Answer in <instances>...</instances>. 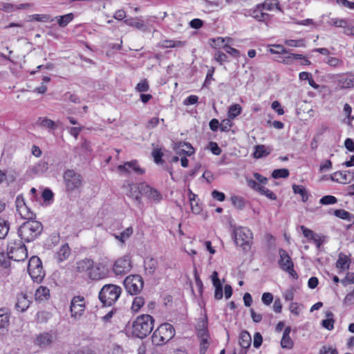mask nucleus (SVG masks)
Returning <instances> with one entry per match:
<instances>
[{
  "mask_svg": "<svg viewBox=\"0 0 354 354\" xmlns=\"http://www.w3.org/2000/svg\"><path fill=\"white\" fill-rule=\"evenodd\" d=\"M289 309L292 314H294L297 316H298L300 314V312H301L300 306L297 302L290 303Z\"/></svg>",
  "mask_w": 354,
  "mask_h": 354,
  "instance_id": "58",
  "label": "nucleus"
},
{
  "mask_svg": "<svg viewBox=\"0 0 354 354\" xmlns=\"http://www.w3.org/2000/svg\"><path fill=\"white\" fill-rule=\"evenodd\" d=\"M292 190L295 194H300L303 202H306L308 200L309 194L306 188L302 185H293Z\"/></svg>",
  "mask_w": 354,
  "mask_h": 354,
  "instance_id": "28",
  "label": "nucleus"
},
{
  "mask_svg": "<svg viewBox=\"0 0 354 354\" xmlns=\"http://www.w3.org/2000/svg\"><path fill=\"white\" fill-rule=\"evenodd\" d=\"M175 335L173 326L169 323L161 324L153 333L152 342L153 344H162L170 340Z\"/></svg>",
  "mask_w": 354,
  "mask_h": 354,
  "instance_id": "5",
  "label": "nucleus"
},
{
  "mask_svg": "<svg viewBox=\"0 0 354 354\" xmlns=\"http://www.w3.org/2000/svg\"><path fill=\"white\" fill-rule=\"evenodd\" d=\"M231 201L233 205L239 210H242L245 206V201L242 197L233 196L231 197Z\"/></svg>",
  "mask_w": 354,
  "mask_h": 354,
  "instance_id": "37",
  "label": "nucleus"
},
{
  "mask_svg": "<svg viewBox=\"0 0 354 354\" xmlns=\"http://www.w3.org/2000/svg\"><path fill=\"white\" fill-rule=\"evenodd\" d=\"M209 145V149L213 154L218 156L221 153L222 151L216 142H210Z\"/></svg>",
  "mask_w": 354,
  "mask_h": 354,
  "instance_id": "59",
  "label": "nucleus"
},
{
  "mask_svg": "<svg viewBox=\"0 0 354 354\" xmlns=\"http://www.w3.org/2000/svg\"><path fill=\"white\" fill-rule=\"evenodd\" d=\"M71 254V250L68 244L63 245L55 255L57 263H60L67 259Z\"/></svg>",
  "mask_w": 354,
  "mask_h": 354,
  "instance_id": "15",
  "label": "nucleus"
},
{
  "mask_svg": "<svg viewBox=\"0 0 354 354\" xmlns=\"http://www.w3.org/2000/svg\"><path fill=\"white\" fill-rule=\"evenodd\" d=\"M214 57L215 60L220 64H222L223 62L228 61L227 56L225 55V53L219 50L215 52Z\"/></svg>",
  "mask_w": 354,
  "mask_h": 354,
  "instance_id": "47",
  "label": "nucleus"
},
{
  "mask_svg": "<svg viewBox=\"0 0 354 354\" xmlns=\"http://www.w3.org/2000/svg\"><path fill=\"white\" fill-rule=\"evenodd\" d=\"M319 354H338L337 351L331 346H323L319 352Z\"/></svg>",
  "mask_w": 354,
  "mask_h": 354,
  "instance_id": "50",
  "label": "nucleus"
},
{
  "mask_svg": "<svg viewBox=\"0 0 354 354\" xmlns=\"http://www.w3.org/2000/svg\"><path fill=\"white\" fill-rule=\"evenodd\" d=\"M246 182L248 187L259 192H261V189L263 187V186H261L255 180L247 178Z\"/></svg>",
  "mask_w": 354,
  "mask_h": 354,
  "instance_id": "52",
  "label": "nucleus"
},
{
  "mask_svg": "<svg viewBox=\"0 0 354 354\" xmlns=\"http://www.w3.org/2000/svg\"><path fill=\"white\" fill-rule=\"evenodd\" d=\"M87 272L93 280H100L106 277V274L101 271V267H88Z\"/></svg>",
  "mask_w": 354,
  "mask_h": 354,
  "instance_id": "22",
  "label": "nucleus"
},
{
  "mask_svg": "<svg viewBox=\"0 0 354 354\" xmlns=\"http://www.w3.org/2000/svg\"><path fill=\"white\" fill-rule=\"evenodd\" d=\"M223 49L225 50L227 53L232 55L234 57H237L239 56V51L237 49L234 48L227 44H225L223 46Z\"/></svg>",
  "mask_w": 354,
  "mask_h": 354,
  "instance_id": "56",
  "label": "nucleus"
},
{
  "mask_svg": "<svg viewBox=\"0 0 354 354\" xmlns=\"http://www.w3.org/2000/svg\"><path fill=\"white\" fill-rule=\"evenodd\" d=\"M225 41V38L223 37H218L216 39L212 38L209 39L210 45L213 48H219L225 45L224 42Z\"/></svg>",
  "mask_w": 354,
  "mask_h": 354,
  "instance_id": "48",
  "label": "nucleus"
},
{
  "mask_svg": "<svg viewBox=\"0 0 354 354\" xmlns=\"http://www.w3.org/2000/svg\"><path fill=\"white\" fill-rule=\"evenodd\" d=\"M211 278L214 288L222 287V283L218 278V274L216 271H214L212 272Z\"/></svg>",
  "mask_w": 354,
  "mask_h": 354,
  "instance_id": "60",
  "label": "nucleus"
},
{
  "mask_svg": "<svg viewBox=\"0 0 354 354\" xmlns=\"http://www.w3.org/2000/svg\"><path fill=\"white\" fill-rule=\"evenodd\" d=\"M351 263H354V262H352L348 256L340 253L335 266H345L346 264L347 266H349Z\"/></svg>",
  "mask_w": 354,
  "mask_h": 354,
  "instance_id": "42",
  "label": "nucleus"
},
{
  "mask_svg": "<svg viewBox=\"0 0 354 354\" xmlns=\"http://www.w3.org/2000/svg\"><path fill=\"white\" fill-rule=\"evenodd\" d=\"M207 322L205 320H202L201 323H199L197 327L198 336L200 338V353L201 354H205L207 348L209 346V336L206 328Z\"/></svg>",
  "mask_w": 354,
  "mask_h": 354,
  "instance_id": "10",
  "label": "nucleus"
},
{
  "mask_svg": "<svg viewBox=\"0 0 354 354\" xmlns=\"http://www.w3.org/2000/svg\"><path fill=\"white\" fill-rule=\"evenodd\" d=\"M35 298L37 301L41 302L48 300L50 298V290L47 287H39L35 294Z\"/></svg>",
  "mask_w": 354,
  "mask_h": 354,
  "instance_id": "17",
  "label": "nucleus"
},
{
  "mask_svg": "<svg viewBox=\"0 0 354 354\" xmlns=\"http://www.w3.org/2000/svg\"><path fill=\"white\" fill-rule=\"evenodd\" d=\"M51 314L47 311H39L36 315V322L39 324H45L50 319Z\"/></svg>",
  "mask_w": 354,
  "mask_h": 354,
  "instance_id": "34",
  "label": "nucleus"
},
{
  "mask_svg": "<svg viewBox=\"0 0 354 354\" xmlns=\"http://www.w3.org/2000/svg\"><path fill=\"white\" fill-rule=\"evenodd\" d=\"M295 290L294 288H290L286 290L283 293V297L286 301H292L294 299Z\"/></svg>",
  "mask_w": 354,
  "mask_h": 354,
  "instance_id": "57",
  "label": "nucleus"
},
{
  "mask_svg": "<svg viewBox=\"0 0 354 354\" xmlns=\"http://www.w3.org/2000/svg\"><path fill=\"white\" fill-rule=\"evenodd\" d=\"M35 214L32 212H28L26 218L28 221L22 223L18 229V234L24 242L29 243L35 240L42 232V224L35 220H32Z\"/></svg>",
  "mask_w": 354,
  "mask_h": 354,
  "instance_id": "1",
  "label": "nucleus"
},
{
  "mask_svg": "<svg viewBox=\"0 0 354 354\" xmlns=\"http://www.w3.org/2000/svg\"><path fill=\"white\" fill-rule=\"evenodd\" d=\"M32 18L31 20H35L41 22H52L54 19L51 18V17L48 15H39L35 14L30 16Z\"/></svg>",
  "mask_w": 354,
  "mask_h": 354,
  "instance_id": "40",
  "label": "nucleus"
},
{
  "mask_svg": "<svg viewBox=\"0 0 354 354\" xmlns=\"http://www.w3.org/2000/svg\"><path fill=\"white\" fill-rule=\"evenodd\" d=\"M124 23L129 26L134 27L138 30H140L143 32L147 30V28L145 26L144 21L140 18H130L124 20Z\"/></svg>",
  "mask_w": 354,
  "mask_h": 354,
  "instance_id": "18",
  "label": "nucleus"
},
{
  "mask_svg": "<svg viewBox=\"0 0 354 354\" xmlns=\"http://www.w3.org/2000/svg\"><path fill=\"white\" fill-rule=\"evenodd\" d=\"M343 83L346 87H354V74L347 75Z\"/></svg>",
  "mask_w": 354,
  "mask_h": 354,
  "instance_id": "64",
  "label": "nucleus"
},
{
  "mask_svg": "<svg viewBox=\"0 0 354 354\" xmlns=\"http://www.w3.org/2000/svg\"><path fill=\"white\" fill-rule=\"evenodd\" d=\"M124 286L128 293L131 295L139 294L143 288L144 281L140 275H130L125 278Z\"/></svg>",
  "mask_w": 354,
  "mask_h": 354,
  "instance_id": "9",
  "label": "nucleus"
},
{
  "mask_svg": "<svg viewBox=\"0 0 354 354\" xmlns=\"http://www.w3.org/2000/svg\"><path fill=\"white\" fill-rule=\"evenodd\" d=\"M11 262L10 257L8 254H6L4 253L0 254V266H10Z\"/></svg>",
  "mask_w": 354,
  "mask_h": 354,
  "instance_id": "62",
  "label": "nucleus"
},
{
  "mask_svg": "<svg viewBox=\"0 0 354 354\" xmlns=\"http://www.w3.org/2000/svg\"><path fill=\"white\" fill-rule=\"evenodd\" d=\"M234 234L236 244L242 247L245 251L249 250L252 240V232L251 230L248 228L241 227L236 229Z\"/></svg>",
  "mask_w": 354,
  "mask_h": 354,
  "instance_id": "8",
  "label": "nucleus"
},
{
  "mask_svg": "<svg viewBox=\"0 0 354 354\" xmlns=\"http://www.w3.org/2000/svg\"><path fill=\"white\" fill-rule=\"evenodd\" d=\"M57 20V23L60 27H66L71 21L74 19V15L73 13H68L65 15L59 16L55 17Z\"/></svg>",
  "mask_w": 354,
  "mask_h": 354,
  "instance_id": "29",
  "label": "nucleus"
},
{
  "mask_svg": "<svg viewBox=\"0 0 354 354\" xmlns=\"http://www.w3.org/2000/svg\"><path fill=\"white\" fill-rule=\"evenodd\" d=\"M232 120V118L228 117L227 118L223 120L220 124V130L225 132L229 131L230 127H232L233 124Z\"/></svg>",
  "mask_w": 354,
  "mask_h": 354,
  "instance_id": "43",
  "label": "nucleus"
},
{
  "mask_svg": "<svg viewBox=\"0 0 354 354\" xmlns=\"http://www.w3.org/2000/svg\"><path fill=\"white\" fill-rule=\"evenodd\" d=\"M139 189L140 196L146 195L148 196L149 192H150L151 187L145 183L138 184V188Z\"/></svg>",
  "mask_w": 354,
  "mask_h": 354,
  "instance_id": "54",
  "label": "nucleus"
},
{
  "mask_svg": "<svg viewBox=\"0 0 354 354\" xmlns=\"http://www.w3.org/2000/svg\"><path fill=\"white\" fill-rule=\"evenodd\" d=\"M285 44L291 47H305L306 42L304 39H286Z\"/></svg>",
  "mask_w": 354,
  "mask_h": 354,
  "instance_id": "38",
  "label": "nucleus"
},
{
  "mask_svg": "<svg viewBox=\"0 0 354 354\" xmlns=\"http://www.w3.org/2000/svg\"><path fill=\"white\" fill-rule=\"evenodd\" d=\"M276 48H278V51H274L273 49H270V52L272 54H278L279 57L277 61L284 64H292L295 60L303 58V55L295 54L290 53V50L286 49L282 45L277 44L274 45Z\"/></svg>",
  "mask_w": 354,
  "mask_h": 354,
  "instance_id": "7",
  "label": "nucleus"
},
{
  "mask_svg": "<svg viewBox=\"0 0 354 354\" xmlns=\"http://www.w3.org/2000/svg\"><path fill=\"white\" fill-rule=\"evenodd\" d=\"M195 196L196 195L195 194H193V197L192 198H190L189 201H190V205H191V208H192V210L194 213L195 214H199L201 211V206L196 202L195 201Z\"/></svg>",
  "mask_w": 354,
  "mask_h": 354,
  "instance_id": "53",
  "label": "nucleus"
},
{
  "mask_svg": "<svg viewBox=\"0 0 354 354\" xmlns=\"http://www.w3.org/2000/svg\"><path fill=\"white\" fill-rule=\"evenodd\" d=\"M70 310L73 317L80 318L85 310L84 298L81 296L74 297L71 303Z\"/></svg>",
  "mask_w": 354,
  "mask_h": 354,
  "instance_id": "11",
  "label": "nucleus"
},
{
  "mask_svg": "<svg viewBox=\"0 0 354 354\" xmlns=\"http://www.w3.org/2000/svg\"><path fill=\"white\" fill-rule=\"evenodd\" d=\"M279 254L280 256L279 261V266H293L291 258L286 250L280 249L279 250Z\"/></svg>",
  "mask_w": 354,
  "mask_h": 354,
  "instance_id": "25",
  "label": "nucleus"
},
{
  "mask_svg": "<svg viewBox=\"0 0 354 354\" xmlns=\"http://www.w3.org/2000/svg\"><path fill=\"white\" fill-rule=\"evenodd\" d=\"M152 156L153 157L154 161L157 164H160L162 162V157L163 156V153L160 149H155L152 152Z\"/></svg>",
  "mask_w": 354,
  "mask_h": 354,
  "instance_id": "51",
  "label": "nucleus"
},
{
  "mask_svg": "<svg viewBox=\"0 0 354 354\" xmlns=\"http://www.w3.org/2000/svg\"><path fill=\"white\" fill-rule=\"evenodd\" d=\"M133 230L132 227L126 228L120 235L115 234L114 236L116 239L124 243V241L128 239L133 234Z\"/></svg>",
  "mask_w": 354,
  "mask_h": 354,
  "instance_id": "31",
  "label": "nucleus"
},
{
  "mask_svg": "<svg viewBox=\"0 0 354 354\" xmlns=\"http://www.w3.org/2000/svg\"><path fill=\"white\" fill-rule=\"evenodd\" d=\"M341 282L344 286L354 283V273L347 272L346 277L343 279H342Z\"/></svg>",
  "mask_w": 354,
  "mask_h": 354,
  "instance_id": "55",
  "label": "nucleus"
},
{
  "mask_svg": "<svg viewBox=\"0 0 354 354\" xmlns=\"http://www.w3.org/2000/svg\"><path fill=\"white\" fill-rule=\"evenodd\" d=\"M30 301L26 295L21 294L17 297V301L15 304L16 308L21 312H24L30 306Z\"/></svg>",
  "mask_w": 354,
  "mask_h": 354,
  "instance_id": "19",
  "label": "nucleus"
},
{
  "mask_svg": "<svg viewBox=\"0 0 354 354\" xmlns=\"http://www.w3.org/2000/svg\"><path fill=\"white\" fill-rule=\"evenodd\" d=\"M289 176V171L287 169H274L272 173L273 178H287Z\"/></svg>",
  "mask_w": 354,
  "mask_h": 354,
  "instance_id": "41",
  "label": "nucleus"
},
{
  "mask_svg": "<svg viewBox=\"0 0 354 354\" xmlns=\"http://www.w3.org/2000/svg\"><path fill=\"white\" fill-rule=\"evenodd\" d=\"M174 149L176 153L179 155H185L190 156L194 153V149L189 142H179L175 144Z\"/></svg>",
  "mask_w": 354,
  "mask_h": 354,
  "instance_id": "13",
  "label": "nucleus"
},
{
  "mask_svg": "<svg viewBox=\"0 0 354 354\" xmlns=\"http://www.w3.org/2000/svg\"><path fill=\"white\" fill-rule=\"evenodd\" d=\"M333 214L339 218L348 221H351V219L354 218V216L353 214H351L348 211L342 209H335L333 212Z\"/></svg>",
  "mask_w": 354,
  "mask_h": 354,
  "instance_id": "30",
  "label": "nucleus"
},
{
  "mask_svg": "<svg viewBox=\"0 0 354 354\" xmlns=\"http://www.w3.org/2000/svg\"><path fill=\"white\" fill-rule=\"evenodd\" d=\"M348 174H350V171H336L332 175L331 179L333 181L346 184V183H347Z\"/></svg>",
  "mask_w": 354,
  "mask_h": 354,
  "instance_id": "24",
  "label": "nucleus"
},
{
  "mask_svg": "<svg viewBox=\"0 0 354 354\" xmlns=\"http://www.w3.org/2000/svg\"><path fill=\"white\" fill-rule=\"evenodd\" d=\"M261 6L265 9L270 10V6L266 3L262 4ZM260 7L261 5H258L257 9L254 10L250 15L259 21H265L268 19V15L267 13L262 12L260 10H259Z\"/></svg>",
  "mask_w": 354,
  "mask_h": 354,
  "instance_id": "21",
  "label": "nucleus"
},
{
  "mask_svg": "<svg viewBox=\"0 0 354 354\" xmlns=\"http://www.w3.org/2000/svg\"><path fill=\"white\" fill-rule=\"evenodd\" d=\"M326 319L322 320V326L330 330L333 329L334 328V319H333V314L330 311H327L326 313Z\"/></svg>",
  "mask_w": 354,
  "mask_h": 354,
  "instance_id": "27",
  "label": "nucleus"
},
{
  "mask_svg": "<svg viewBox=\"0 0 354 354\" xmlns=\"http://www.w3.org/2000/svg\"><path fill=\"white\" fill-rule=\"evenodd\" d=\"M113 266H131V257L126 254L122 258L118 259Z\"/></svg>",
  "mask_w": 354,
  "mask_h": 354,
  "instance_id": "45",
  "label": "nucleus"
},
{
  "mask_svg": "<svg viewBox=\"0 0 354 354\" xmlns=\"http://www.w3.org/2000/svg\"><path fill=\"white\" fill-rule=\"evenodd\" d=\"M337 202V199L335 196L330 195L324 196L319 200V203L324 205L335 204Z\"/></svg>",
  "mask_w": 354,
  "mask_h": 354,
  "instance_id": "44",
  "label": "nucleus"
},
{
  "mask_svg": "<svg viewBox=\"0 0 354 354\" xmlns=\"http://www.w3.org/2000/svg\"><path fill=\"white\" fill-rule=\"evenodd\" d=\"M10 230V223L5 217L0 216V239H4Z\"/></svg>",
  "mask_w": 354,
  "mask_h": 354,
  "instance_id": "23",
  "label": "nucleus"
},
{
  "mask_svg": "<svg viewBox=\"0 0 354 354\" xmlns=\"http://www.w3.org/2000/svg\"><path fill=\"white\" fill-rule=\"evenodd\" d=\"M28 272L33 281L41 283L45 275L46 272L43 270V267H27Z\"/></svg>",
  "mask_w": 354,
  "mask_h": 354,
  "instance_id": "14",
  "label": "nucleus"
},
{
  "mask_svg": "<svg viewBox=\"0 0 354 354\" xmlns=\"http://www.w3.org/2000/svg\"><path fill=\"white\" fill-rule=\"evenodd\" d=\"M53 192L48 188H46L42 192V198L44 201L53 200Z\"/></svg>",
  "mask_w": 354,
  "mask_h": 354,
  "instance_id": "61",
  "label": "nucleus"
},
{
  "mask_svg": "<svg viewBox=\"0 0 354 354\" xmlns=\"http://www.w3.org/2000/svg\"><path fill=\"white\" fill-rule=\"evenodd\" d=\"M10 324V315L7 310L0 309V333H3Z\"/></svg>",
  "mask_w": 354,
  "mask_h": 354,
  "instance_id": "16",
  "label": "nucleus"
},
{
  "mask_svg": "<svg viewBox=\"0 0 354 354\" xmlns=\"http://www.w3.org/2000/svg\"><path fill=\"white\" fill-rule=\"evenodd\" d=\"M66 192L72 193L83 185V177L73 169H67L63 175Z\"/></svg>",
  "mask_w": 354,
  "mask_h": 354,
  "instance_id": "4",
  "label": "nucleus"
},
{
  "mask_svg": "<svg viewBox=\"0 0 354 354\" xmlns=\"http://www.w3.org/2000/svg\"><path fill=\"white\" fill-rule=\"evenodd\" d=\"M250 344L251 337L250 334L246 331L243 332L241 335L240 345L243 348H248L250 346Z\"/></svg>",
  "mask_w": 354,
  "mask_h": 354,
  "instance_id": "39",
  "label": "nucleus"
},
{
  "mask_svg": "<svg viewBox=\"0 0 354 354\" xmlns=\"http://www.w3.org/2000/svg\"><path fill=\"white\" fill-rule=\"evenodd\" d=\"M149 86L147 80H144L139 82L136 87V90L140 93L146 92L149 91Z\"/></svg>",
  "mask_w": 354,
  "mask_h": 354,
  "instance_id": "49",
  "label": "nucleus"
},
{
  "mask_svg": "<svg viewBox=\"0 0 354 354\" xmlns=\"http://www.w3.org/2000/svg\"><path fill=\"white\" fill-rule=\"evenodd\" d=\"M301 230H302V233L305 237L310 239H313L315 242L317 241V240L316 239L317 235L311 230L306 228L304 225L301 226Z\"/></svg>",
  "mask_w": 354,
  "mask_h": 354,
  "instance_id": "46",
  "label": "nucleus"
},
{
  "mask_svg": "<svg viewBox=\"0 0 354 354\" xmlns=\"http://www.w3.org/2000/svg\"><path fill=\"white\" fill-rule=\"evenodd\" d=\"M37 124L48 129H55L57 128L55 122L47 118H39Z\"/></svg>",
  "mask_w": 354,
  "mask_h": 354,
  "instance_id": "26",
  "label": "nucleus"
},
{
  "mask_svg": "<svg viewBox=\"0 0 354 354\" xmlns=\"http://www.w3.org/2000/svg\"><path fill=\"white\" fill-rule=\"evenodd\" d=\"M118 170L122 173L129 174L131 171L137 174H142L145 170L139 167L136 160L127 162L124 165H120L118 167Z\"/></svg>",
  "mask_w": 354,
  "mask_h": 354,
  "instance_id": "12",
  "label": "nucleus"
},
{
  "mask_svg": "<svg viewBox=\"0 0 354 354\" xmlns=\"http://www.w3.org/2000/svg\"><path fill=\"white\" fill-rule=\"evenodd\" d=\"M145 304V299L142 296L136 297L131 304V309L133 312H138Z\"/></svg>",
  "mask_w": 354,
  "mask_h": 354,
  "instance_id": "32",
  "label": "nucleus"
},
{
  "mask_svg": "<svg viewBox=\"0 0 354 354\" xmlns=\"http://www.w3.org/2000/svg\"><path fill=\"white\" fill-rule=\"evenodd\" d=\"M269 153L270 151H267L264 145H257L253 155L255 158H261L267 156Z\"/></svg>",
  "mask_w": 354,
  "mask_h": 354,
  "instance_id": "35",
  "label": "nucleus"
},
{
  "mask_svg": "<svg viewBox=\"0 0 354 354\" xmlns=\"http://www.w3.org/2000/svg\"><path fill=\"white\" fill-rule=\"evenodd\" d=\"M242 108L239 104H235L229 107L227 112V117L234 119L241 113Z\"/></svg>",
  "mask_w": 354,
  "mask_h": 354,
  "instance_id": "33",
  "label": "nucleus"
},
{
  "mask_svg": "<svg viewBox=\"0 0 354 354\" xmlns=\"http://www.w3.org/2000/svg\"><path fill=\"white\" fill-rule=\"evenodd\" d=\"M154 319L149 315L138 316L132 324L133 336L142 339L149 335L153 328Z\"/></svg>",
  "mask_w": 354,
  "mask_h": 354,
  "instance_id": "2",
  "label": "nucleus"
},
{
  "mask_svg": "<svg viewBox=\"0 0 354 354\" xmlns=\"http://www.w3.org/2000/svg\"><path fill=\"white\" fill-rule=\"evenodd\" d=\"M291 328L287 326L283 333V336L281 340V345L284 348H291L293 346V342L290 337Z\"/></svg>",
  "mask_w": 354,
  "mask_h": 354,
  "instance_id": "20",
  "label": "nucleus"
},
{
  "mask_svg": "<svg viewBox=\"0 0 354 354\" xmlns=\"http://www.w3.org/2000/svg\"><path fill=\"white\" fill-rule=\"evenodd\" d=\"M260 193L263 195L266 196L268 198L271 200H275L277 198L276 195L272 191L269 190L265 187H263L262 189H261Z\"/></svg>",
  "mask_w": 354,
  "mask_h": 354,
  "instance_id": "63",
  "label": "nucleus"
},
{
  "mask_svg": "<svg viewBox=\"0 0 354 354\" xmlns=\"http://www.w3.org/2000/svg\"><path fill=\"white\" fill-rule=\"evenodd\" d=\"M138 188V185L133 184L130 185L129 190V196L134 198V200L138 203V205L141 204V196H140L139 189Z\"/></svg>",
  "mask_w": 354,
  "mask_h": 354,
  "instance_id": "36",
  "label": "nucleus"
},
{
  "mask_svg": "<svg viewBox=\"0 0 354 354\" xmlns=\"http://www.w3.org/2000/svg\"><path fill=\"white\" fill-rule=\"evenodd\" d=\"M57 333L56 330H50L43 331L35 335L33 340L34 345L41 349H46L51 347L57 341Z\"/></svg>",
  "mask_w": 354,
  "mask_h": 354,
  "instance_id": "6",
  "label": "nucleus"
},
{
  "mask_svg": "<svg viewBox=\"0 0 354 354\" xmlns=\"http://www.w3.org/2000/svg\"><path fill=\"white\" fill-rule=\"evenodd\" d=\"M122 288L115 284H105L101 288L98 297L104 306H111L120 297Z\"/></svg>",
  "mask_w": 354,
  "mask_h": 354,
  "instance_id": "3",
  "label": "nucleus"
}]
</instances>
